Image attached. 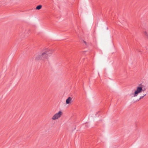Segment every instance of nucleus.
I'll return each mask as SVG.
<instances>
[{
  "label": "nucleus",
  "instance_id": "f03ea898",
  "mask_svg": "<svg viewBox=\"0 0 148 148\" xmlns=\"http://www.w3.org/2000/svg\"><path fill=\"white\" fill-rule=\"evenodd\" d=\"M144 86L140 84L136 87V88L134 90V93H132L131 95L133 97H135L138 96V94L142 92V91H145L146 89L144 88Z\"/></svg>",
  "mask_w": 148,
  "mask_h": 148
},
{
  "label": "nucleus",
  "instance_id": "0eeeda50",
  "mask_svg": "<svg viewBox=\"0 0 148 148\" xmlns=\"http://www.w3.org/2000/svg\"><path fill=\"white\" fill-rule=\"evenodd\" d=\"M143 97H143H140V99H141Z\"/></svg>",
  "mask_w": 148,
  "mask_h": 148
},
{
  "label": "nucleus",
  "instance_id": "6e6552de",
  "mask_svg": "<svg viewBox=\"0 0 148 148\" xmlns=\"http://www.w3.org/2000/svg\"><path fill=\"white\" fill-rule=\"evenodd\" d=\"M146 95V94L145 95L143 96H145Z\"/></svg>",
  "mask_w": 148,
  "mask_h": 148
},
{
  "label": "nucleus",
  "instance_id": "423d86ee",
  "mask_svg": "<svg viewBox=\"0 0 148 148\" xmlns=\"http://www.w3.org/2000/svg\"><path fill=\"white\" fill-rule=\"evenodd\" d=\"M84 42L85 44H86V42L85 41H84Z\"/></svg>",
  "mask_w": 148,
  "mask_h": 148
},
{
  "label": "nucleus",
  "instance_id": "39448f33",
  "mask_svg": "<svg viewBox=\"0 0 148 148\" xmlns=\"http://www.w3.org/2000/svg\"><path fill=\"white\" fill-rule=\"evenodd\" d=\"M42 6L41 5H40L37 6L36 7V9L38 10H40L42 8Z\"/></svg>",
  "mask_w": 148,
  "mask_h": 148
},
{
  "label": "nucleus",
  "instance_id": "7ed1b4c3",
  "mask_svg": "<svg viewBox=\"0 0 148 148\" xmlns=\"http://www.w3.org/2000/svg\"><path fill=\"white\" fill-rule=\"evenodd\" d=\"M63 114V112L61 110H60L52 116L51 118V120L53 121H55L59 119L62 116Z\"/></svg>",
  "mask_w": 148,
  "mask_h": 148
},
{
  "label": "nucleus",
  "instance_id": "20e7f679",
  "mask_svg": "<svg viewBox=\"0 0 148 148\" xmlns=\"http://www.w3.org/2000/svg\"><path fill=\"white\" fill-rule=\"evenodd\" d=\"M72 98L69 97L66 101V103L67 104H69L71 103V102L72 101Z\"/></svg>",
  "mask_w": 148,
  "mask_h": 148
},
{
  "label": "nucleus",
  "instance_id": "f257e3e1",
  "mask_svg": "<svg viewBox=\"0 0 148 148\" xmlns=\"http://www.w3.org/2000/svg\"><path fill=\"white\" fill-rule=\"evenodd\" d=\"M51 51H46L43 52H39L36 56L35 60L37 61L44 60L47 59L51 55Z\"/></svg>",
  "mask_w": 148,
  "mask_h": 148
}]
</instances>
